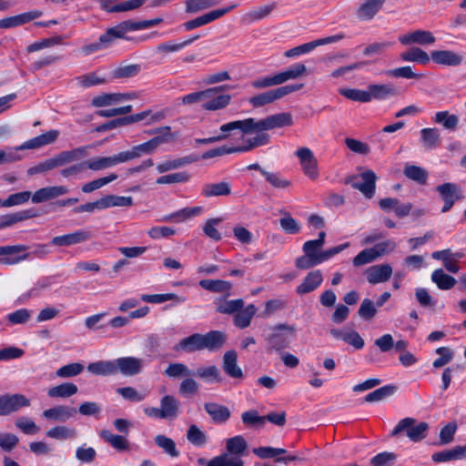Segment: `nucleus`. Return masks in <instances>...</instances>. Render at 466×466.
Here are the masks:
<instances>
[{
    "instance_id": "f257e3e1",
    "label": "nucleus",
    "mask_w": 466,
    "mask_h": 466,
    "mask_svg": "<svg viewBox=\"0 0 466 466\" xmlns=\"http://www.w3.org/2000/svg\"><path fill=\"white\" fill-rule=\"evenodd\" d=\"M227 341V334L221 330H211L206 334L194 333L180 339L174 347L176 351L187 353L208 350L216 351L221 349Z\"/></svg>"
},
{
    "instance_id": "f03ea898",
    "label": "nucleus",
    "mask_w": 466,
    "mask_h": 466,
    "mask_svg": "<svg viewBox=\"0 0 466 466\" xmlns=\"http://www.w3.org/2000/svg\"><path fill=\"white\" fill-rule=\"evenodd\" d=\"M33 248L30 253L18 255L20 252L25 251L27 247L24 245L1 246L0 263L4 265H14L27 259L30 255L38 258H44L50 253L47 244H35Z\"/></svg>"
},
{
    "instance_id": "7ed1b4c3",
    "label": "nucleus",
    "mask_w": 466,
    "mask_h": 466,
    "mask_svg": "<svg viewBox=\"0 0 466 466\" xmlns=\"http://www.w3.org/2000/svg\"><path fill=\"white\" fill-rule=\"evenodd\" d=\"M296 327L287 323H280L271 326L265 334V341L267 342L268 351H276L281 353L285 349L289 347L291 339L296 334Z\"/></svg>"
},
{
    "instance_id": "20e7f679",
    "label": "nucleus",
    "mask_w": 466,
    "mask_h": 466,
    "mask_svg": "<svg viewBox=\"0 0 466 466\" xmlns=\"http://www.w3.org/2000/svg\"><path fill=\"white\" fill-rule=\"evenodd\" d=\"M429 430V424L421 421L417 423V420L414 418H404L400 420L392 430L390 436L396 437L401 432H405L406 436L414 442H418L427 436Z\"/></svg>"
},
{
    "instance_id": "39448f33",
    "label": "nucleus",
    "mask_w": 466,
    "mask_h": 466,
    "mask_svg": "<svg viewBox=\"0 0 466 466\" xmlns=\"http://www.w3.org/2000/svg\"><path fill=\"white\" fill-rule=\"evenodd\" d=\"M88 146L79 147L71 150H64L53 157L42 161L45 172L79 161L87 155Z\"/></svg>"
},
{
    "instance_id": "423d86ee",
    "label": "nucleus",
    "mask_w": 466,
    "mask_h": 466,
    "mask_svg": "<svg viewBox=\"0 0 466 466\" xmlns=\"http://www.w3.org/2000/svg\"><path fill=\"white\" fill-rule=\"evenodd\" d=\"M303 84H294L280 86L267 92L258 94L249 98L248 102L253 107H261L265 105L271 104L278 99L284 97L293 92H296L303 87Z\"/></svg>"
},
{
    "instance_id": "0eeeda50",
    "label": "nucleus",
    "mask_w": 466,
    "mask_h": 466,
    "mask_svg": "<svg viewBox=\"0 0 466 466\" xmlns=\"http://www.w3.org/2000/svg\"><path fill=\"white\" fill-rule=\"evenodd\" d=\"M293 125L292 115L289 112L270 115L265 118L256 120L253 118V132L268 131L275 128L290 127Z\"/></svg>"
},
{
    "instance_id": "6e6552de",
    "label": "nucleus",
    "mask_w": 466,
    "mask_h": 466,
    "mask_svg": "<svg viewBox=\"0 0 466 466\" xmlns=\"http://www.w3.org/2000/svg\"><path fill=\"white\" fill-rule=\"evenodd\" d=\"M31 405L30 400L20 393L0 395V416H8Z\"/></svg>"
},
{
    "instance_id": "1a4fd4ad",
    "label": "nucleus",
    "mask_w": 466,
    "mask_h": 466,
    "mask_svg": "<svg viewBox=\"0 0 466 466\" xmlns=\"http://www.w3.org/2000/svg\"><path fill=\"white\" fill-rule=\"evenodd\" d=\"M390 248L392 250L395 248L394 243L390 241H384L379 244H376L374 247L370 248H365L361 250L353 259L352 264L354 267H361L367 265L369 263L373 262L378 258L384 255L388 248Z\"/></svg>"
},
{
    "instance_id": "9d476101",
    "label": "nucleus",
    "mask_w": 466,
    "mask_h": 466,
    "mask_svg": "<svg viewBox=\"0 0 466 466\" xmlns=\"http://www.w3.org/2000/svg\"><path fill=\"white\" fill-rule=\"evenodd\" d=\"M360 177L362 182H356L357 176H350L346 178L345 183L350 185L354 189L360 190L366 198L373 197L376 188L377 176L374 171L367 169L360 173Z\"/></svg>"
},
{
    "instance_id": "9b49d317",
    "label": "nucleus",
    "mask_w": 466,
    "mask_h": 466,
    "mask_svg": "<svg viewBox=\"0 0 466 466\" xmlns=\"http://www.w3.org/2000/svg\"><path fill=\"white\" fill-rule=\"evenodd\" d=\"M295 156L299 158L303 173L312 180H316L319 174L318 160L312 150L303 147L297 149Z\"/></svg>"
},
{
    "instance_id": "f8f14e48",
    "label": "nucleus",
    "mask_w": 466,
    "mask_h": 466,
    "mask_svg": "<svg viewBox=\"0 0 466 466\" xmlns=\"http://www.w3.org/2000/svg\"><path fill=\"white\" fill-rule=\"evenodd\" d=\"M237 6L238 5L234 4L224 8L213 10L209 13L204 14L203 15H200L195 19L184 23L183 26L187 31L193 30L197 27L205 25L212 21L220 18L221 16L229 13L231 10L235 9Z\"/></svg>"
},
{
    "instance_id": "ddd939ff",
    "label": "nucleus",
    "mask_w": 466,
    "mask_h": 466,
    "mask_svg": "<svg viewBox=\"0 0 466 466\" xmlns=\"http://www.w3.org/2000/svg\"><path fill=\"white\" fill-rule=\"evenodd\" d=\"M116 39H120V35L115 25L107 28L106 31L99 36L98 41L83 46L82 52L85 55H91L110 46Z\"/></svg>"
},
{
    "instance_id": "4468645a",
    "label": "nucleus",
    "mask_w": 466,
    "mask_h": 466,
    "mask_svg": "<svg viewBox=\"0 0 466 466\" xmlns=\"http://www.w3.org/2000/svg\"><path fill=\"white\" fill-rule=\"evenodd\" d=\"M92 235L85 229H78L74 232L54 237L50 243L56 247H70L84 243L91 238Z\"/></svg>"
},
{
    "instance_id": "2eb2a0df",
    "label": "nucleus",
    "mask_w": 466,
    "mask_h": 466,
    "mask_svg": "<svg viewBox=\"0 0 466 466\" xmlns=\"http://www.w3.org/2000/svg\"><path fill=\"white\" fill-rule=\"evenodd\" d=\"M116 374L127 377L139 374L144 366V360L136 357H121L116 360Z\"/></svg>"
},
{
    "instance_id": "dca6fc26",
    "label": "nucleus",
    "mask_w": 466,
    "mask_h": 466,
    "mask_svg": "<svg viewBox=\"0 0 466 466\" xmlns=\"http://www.w3.org/2000/svg\"><path fill=\"white\" fill-rule=\"evenodd\" d=\"M253 453L261 459L274 458L276 462L288 464L290 461H299L300 458L295 455L279 457L287 453L285 449L273 447H258L253 449Z\"/></svg>"
},
{
    "instance_id": "f3484780",
    "label": "nucleus",
    "mask_w": 466,
    "mask_h": 466,
    "mask_svg": "<svg viewBox=\"0 0 466 466\" xmlns=\"http://www.w3.org/2000/svg\"><path fill=\"white\" fill-rule=\"evenodd\" d=\"M204 410L215 424H225L231 417L230 410L220 403L209 401L204 404Z\"/></svg>"
},
{
    "instance_id": "a211bd4d",
    "label": "nucleus",
    "mask_w": 466,
    "mask_h": 466,
    "mask_svg": "<svg viewBox=\"0 0 466 466\" xmlns=\"http://www.w3.org/2000/svg\"><path fill=\"white\" fill-rule=\"evenodd\" d=\"M437 191L440 193L444 202V206L441 208V212L443 213L448 212L452 208L455 201L461 198L459 187L453 183L440 185L437 187Z\"/></svg>"
},
{
    "instance_id": "6ab92c4d",
    "label": "nucleus",
    "mask_w": 466,
    "mask_h": 466,
    "mask_svg": "<svg viewBox=\"0 0 466 466\" xmlns=\"http://www.w3.org/2000/svg\"><path fill=\"white\" fill-rule=\"evenodd\" d=\"M367 280L370 284L375 285L388 281L392 275V268L390 264L374 265L365 271Z\"/></svg>"
},
{
    "instance_id": "aec40b11",
    "label": "nucleus",
    "mask_w": 466,
    "mask_h": 466,
    "mask_svg": "<svg viewBox=\"0 0 466 466\" xmlns=\"http://www.w3.org/2000/svg\"><path fill=\"white\" fill-rule=\"evenodd\" d=\"M222 369L224 372L232 379L242 380L244 377L241 368L238 365V354L234 350H228L224 353Z\"/></svg>"
},
{
    "instance_id": "412c9836",
    "label": "nucleus",
    "mask_w": 466,
    "mask_h": 466,
    "mask_svg": "<svg viewBox=\"0 0 466 466\" xmlns=\"http://www.w3.org/2000/svg\"><path fill=\"white\" fill-rule=\"evenodd\" d=\"M370 90V101L386 100L390 97L398 96L400 90L393 84H371L367 87Z\"/></svg>"
},
{
    "instance_id": "4be33fe9",
    "label": "nucleus",
    "mask_w": 466,
    "mask_h": 466,
    "mask_svg": "<svg viewBox=\"0 0 466 466\" xmlns=\"http://www.w3.org/2000/svg\"><path fill=\"white\" fill-rule=\"evenodd\" d=\"M231 192V183L227 180H221L216 183H205L201 187V195L208 198L228 197Z\"/></svg>"
},
{
    "instance_id": "5701e85b",
    "label": "nucleus",
    "mask_w": 466,
    "mask_h": 466,
    "mask_svg": "<svg viewBox=\"0 0 466 466\" xmlns=\"http://www.w3.org/2000/svg\"><path fill=\"white\" fill-rule=\"evenodd\" d=\"M58 136L59 132L57 130L47 131L40 136L25 141L19 147H16L15 150L35 149L42 147L44 146L54 143Z\"/></svg>"
},
{
    "instance_id": "b1692460",
    "label": "nucleus",
    "mask_w": 466,
    "mask_h": 466,
    "mask_svg": "<svg viewBox=\"0 0 466 466\" xmlns=\"http://www.w3.org/2000/svg\"><path fill=\"white\" fill-rule=\"evenodd\" d=\"M399 41L405 46L418 44L421 46L431 45L436 39L431 32L426 30H415L409 34L403 35Z\"/></svg>"
},
{
    "instance_id": "393cba45",
    "label": "nucleus",
    "mask_w": 466,
    "mask_h": 466,
    "mask_svg": "<svg viewBox=\"0 0 466 466\" xmlns=\"http://www.w3.org/2000/svg\"><path fill=\"white\" fill-rule=\"evenodd\" d=\"M39 212L36 208H31L18 212L4 215L0 217V229L11 227L14 224L29 218H36Z\"/></svg>"
},
{
    "instance_id": "a878e982",
    "label": "nucleus",
    "mask_w": 466,
    "mask_h": 466,
    "mask_svg": "<svg viewBox=\"0 0 466 466\" xmlns=\"http://www.w3.org/2000/svg\"><path fill=\"white\" fill-rule=\"evenodd\" d=\"M68 192V188L65 186H51L42 187L36 190L32 195V202L33 203H42L45 201H48L54 198H56L60 196L66 195Z\"/></svg>"
},
{
    "instance_id": "bb28decb",
    "label": "nucleus",
    "mask_w": 466,
    "mask_h": 466,
    "mask_svg": "<svg viewBox=\"0 0 466 466\" xmlns=\"http://www.w3.org/2000/svg\"><path fill=\"white\" fill-rule=\"evenodd\" d=\"M76 412L77 410L74 407L57 405L44 410L43 416L46 420L65 422L67 420L73 418L76 414Z\"/></svg>"
},
{
    "instance_id": "cd10ccee",
    "label": "nucleus",
    "mask_w": 466,
    "mask_h": 466,
    "mask_svg": "<svg viewBox=\"0 0 466 466\" xmlns=\"http://www.w3.org/2000/svg\"><path fill=\"white\" fill-rule=\"evenodd\" d=\"M432 61L438 65L457 66L462 63V56L451 50H434L431 54Z\"/></svg>"
},
{
    "instance_id": "c85d7f7f",
    "label": "nucleus",
    "mask_w": 466,
    "mask_h": 466,
    "mask_svg": "<svg viewBox=\"0 0 466 466\" xmlns=\"http://www.w3.org/2000/svg\"><path fill=\"white\" fill-rule=\"evenodd\" d=\"M86 161L87 168L95 171L106 169L125 162L122 152L114 156L96 157Z\"/></svg>"
},
{
    "instance_id": "c756f323",
    "label": "nucleus",
    "mask_w": 466,
    "mask_h": 466,
    "mask_svg": "<svg viewBox=\"0 0 466 466\" xmlns=\"http://www.w3.org/2000/svg\"><path fill=\"white\" fill-rule=\"evenodd\" d=\"M322 281L323 277L320 270L310 271L305 277L302 283L297 287L296 292L300 295L310 293L317 289Z\"/></svg>"
},
{
    "instance_id": "7c9ffc66",
    "label": "nucleus",
    "mask_w": 466,
    "mask_h": 466,
    "mask_svg": "<svg viewBox=\"0 0 466 466\" xmlns=\"http://www.w3.org/2000/svg\"><path fill=\"white\" fill-rule=\"evenodd\" d=\"M147 133L148 135L159 134L158 136H156L150 140L145 142L149 154L153 153L160 145L168 142L172 137L170 134V127L168 126L149 130Z\"/></svg>"
},
{
    "instance_id": "2f4dec72",
    "label": "nucleus",
    "mask_w": 466,
    "mask_h": 466,
    "mask_svg": "<svg viewBox=\"0 0 466 466\" xmlns=\"http://www.w3.org/2000/svg\"><path fill=\"white\" fill-rule=\"evenodd\" d=\"M466 457V444L455 446L451 450L438 451L432 454L431 459L436 463L461 460Z\"/></svg>"
},
{
    "instance_id": "473e14b6",
    "label": "nucleus",
    "mask_w": 466,
    "mask_h": 466,
    "mask_svg": "<svg viewBox=\"0 0 466 466\" xmlns=\"http://www.w3.org/2000/svg\"><path fill=\"white\" fill-rule=\"evenodd\" d=\"M199 286L210 292L222 293L225 299L231 295L232 284L227 280L202 279L199 281Z\"/></svg>"
},
{
    "instance_id": "72a5a7b5",
    "label": "nucleus",
    "mask_w": 466,
    "mask_h": 466,
    "mask_svg": "<svg viewBox=\"0 0 466 466\" xmlns=\"http://www.w3.org/2000/svg\"><path fill=\"white\" fill-rule=\"evenodd\" d=\"M88 372L96 376H113L116 374V360H98L91 362L87 365Z\"/></svg>"
},
{
    "instance_id": "f704fd0d",
    "label": "nucleus",
    "mask_w": 466,
    "mask_h": 466,
    "mask_svg": "<svg viewBox=\"0 0 466 466\" xmlns=\"http://www.w3.org/2000/svg\"><path fill=\"white\" fill-rule=\"evenodd\" d=\"M386 0H366L357 10L360 20H370L382 8Z\"/></svg>"
},
{
    "instance_id": "c9c22d12",
    "label": "nucleus",
    "mask_w": 466,
    "mask_h": 466,
    "mask_svg": "<svg viewBox=\"0 0 466 466\" xmlns=\"http://www.w3.org/2000/svg\"><path fill=\"white\" fill-rule=\"evenodd\" d=\"M253 118H246L244 120H236L222 125L219 129L221 134L219 136H226V138L229 137L231 131L239 129L243 134L253 133L252 129Z\"/></svg>"
},
{
    "instance_id": "e433bc0d",
    "label": "nucleus",
    "mask_w": 466,
    "mask_h": 466,
    "mask_svg": "<svg viewBox=\"0 0 466 466\" xmlns=\"http://www.w3.org/2000/svg\"><path fill=\"white\" fill-rule=\"evenodd\" d=\"M198 160V157L193 155L178 157L172 160H165L157 165L158 173H166L167 171L177 169Z\"/></svg>"
},
{
    "instance_id": "4c0bfd02",
    "label": "nucleus",
    "mask_w": 466,
    "mask_h": 466,
    "mask_svg": "<svg viewBox=\"0 0 466 466\" xmlns=\"http://www.w3.org/2000/svg\"><path fill=\"white\" fill-rule=\"evenodd\" d=\"M40 15L39 12H27L19 14L14 16L5 17L0 19V28H12L21 25H24L27 22L32 21L33 19L38 17Z\"/></svg>"
},
{
    "instance_id": "58836bf2",
    "label": "nucleus",
    "mask_w": 466,
    "mask_h": 466,
    "mask_svg": "<svg viewBox=\"0 0 466 466\" xmlns=\"http://www.w3.org/2000/svg\"><path fill=\"white\" fill-rule=\"evenodd\" d=\"M420 142L425 148L432 149L441 145V133L438 128L425 127L420 130Z\"/></svg>"
},
{
    "instance_id": "ea45409f",
    "label": "nucleus",
    "mask_w": 466,
    "mask_h": 466,
    "mask_svg": "<svg viewBox=\"0 0 466 466\" xmlns=\"http://www.w3.org/2000/svg\"><path fill=\"white\" fill-rule=\"evenodd\" d=\"M216 310L221 314H237L239 310L244 308V300L242 299L227 300L219 299L216 300Z\"/></svg>"
},
{
    "instance_id": "a19ab883",
    "label": "nucleus",
    "mask_w": 466,
    "mask_h": 466,
    "mask_svg": "<svg viewBox=\"0 0 466 466\" xmlns=\"http://www.w3.org/2000/svg\"><path fill=\"white\" fill-rule=\"evenodd\" d=\"M400 57L404 62H415L421 65L430 63L431 57L427 52L420 47H410L400 55Z\"/></svg>"
},
{
    "instance_id": "79ce46f5",
    "label": "nucleus",
    "mask_w": 466,
    "mask_h": 466,
    "mask_svg": "<svg viewBox=\"0 0 466 466\" xmlns=\"http://www.w3.org/2000/svg\"><path fill=\"white\" fill-rule=\"evenodd\" d=\"M307 73V67L304 64L297 63L294 64L285 70L278 73V78L279 84H283L289 80H295L300 78Z\"/></svg>"
},
{
    "instance_id": "37998d69",
    "label": "nucleus",
    "mask_w": 466,
    "mask_h": 466,
    "mask_svg": "<svg viewBox=\"0 0 466 466\" xmlns=\"http://www.w3.org/2000/svg\"><path fill=\"white\" fill-rule=\"evenodd\" d=\"M201 211V207L185 208L174 213L164 216L161 220L165 222H182L199 215Z\"/></svg>"
},
{
    "instance_id": "c03bdc74",
    "label": "nucleus",
    "mask_w": 466,
    "mask_h": 466,
    "mask_svg": "<svg viewBox=\"0 0 466 466\" xmlns=\"http://www.w3.org/2000/svg\"><path fill=\"white\" fill-rule=\"evenodd\" d=\"M99 437L118 451L128 449V441L124 436L113 434L108 430H101L99 431Z\"/></svg>"
},
{
    "instance_id": "a18cd8bd",
    "label": "nucleus",
    "mask_w": 466,
    "mask_h": 466,
    "mask_svg": "<svg viewBox=\"0 0 466 466\" xmlns=\"http://www.w3.org/2000/svg\"><path fill=\"white\" fill-rule=\"evenodd\" d=\"M179 400L172 395H165L160 400V407L166 419H174L177 416L179 410Z\"/></svg>"
},
{
    "instance_id": "49530a36",
    "label": "nucleus",
    "mask_w": 466,
    "mask_h": 466,
    "mask_svg": "<svg viewBox=\"0 0 466 466\" xmlns=\"http://www.w3.org/2000/svg\"><path fill=\"white\" fill-rule=\"evenodd\" d=\"M257 312V308L250 304L243 308L234 316V324L239 329H246L250 325L251 319Z\"/></svg>"
},
{
    "instance_id": "de8ad7c7",
    "label": "nucleus",
    "mask_w": 466,
    "mask_h": 466,
    "mask_svg": "<svg viewBox=\"0 0 466 466\" xmlns=\"http://www.w3.org/2000/svg\"><path fill=\"white\" fill-rule=\"evenodd\" d=\"M257 135L253 137H249L246 140V145L237 147L238 152H247L253 148L266 146L269 143V135L264 131L256 132Z\"/></svg>"
},
{
    "instance_id": "09e8293b",
    "label": "nucleus",
    "mask_w": 466,
    "mask_h": 466,
    "mask_svg": "<svg viewBox=\"0 0 466 466\" xmlns=\"http://www.w3.org/2000/svg\"><path fill=\"white\" fill-rule=\"evenodd\" d=\"M77 386L72 382H64L48 390L50 398H68L77 392Z\"/></svg>"
},
{
    "instance_id": "8fccbe9b",
    "label": "nucleus",
    "mask_w": 466,
    "mask_h": 466,
    "mask_svg": "<svg viewBox=\"0 0 466 466\" xmlns=\"http://www.w3.org/2000/svg\"><path fill=\"white\" fill-rule=\"evenodd\" d=\"M431 280L440 289L448 290L452 289L456 284V279L444 273L441 268L435 269L431 274Z\"/></svg>"
},
{
    "instance_id": "3c124183",
    "label": "nucleus",
    "mask_w": 466,
    "mask_h": 466,
    "mask_svg": "<svg viewBox=\"0 0 466 466\" xmlns=\"http://www.w3.org/2000/svg\"><path fill=\"white\" fill-rule=\"evenodd\" d=\"M120 38H126V34L131 31H137L151 27L149 20L134 22L131 20L123 21L116 25Z\"/></svg>"
},
{
    "instance_id": "603ef678",
    "label": "nucleus",
    "mask_w": 466,
    "mask_h": 466,
    "mask_svg": "<svg viewBox=\"0 0 466 466\" xmlns=\"http://www.w3.org/2000/svg\"><path fill=\"white\" fill-rule=\"evenodd\" d=\"M403 174L409 179L413 180L420 185H424L427 182L428 172L421 167L407 164L404 167Z\"/></svg>"
},
{
    "instance_id": "864d4df0",
    "label": "nucleus",
    "mask_w": 466,
    "mask_h": 466,
    "mask_svg": "<svg viewBox=\"0 0 466 466\" xmlns=\"http://www.w3.org/2000/svg\"><path fill=\"white\" fill-rule=\"evenodd\" d=\"M141 300L147 303L160 304L167 300H174L176 303H183L186 301L185 297H180L175 293H165V294H143Z\"/></svg>"
},
{
    "instance_id": "5fc2aeb1",
    "label": "nucleus",
    "mask_w": 466,
    "mask_h": 466,
    "mask_svg": "<svg viewBox=\"0 0 466 466\" xmlns=\"http://www.w3.org/2000/svg\"><path fill=\"white\" fill-rule=\"evenodd\" d=\"M140 71L141 66L138 64L120 65L111 72V76L115 79L130 78L137 76Z\"/></svg>"
},
{
    "instance_id": "6e6d98bb",
    "label": "nucleus",
    "mask_w": 466,
    "mask_h": 466,
    "mask_svg": "<svg viewBox=\"0 0 466 466\" xmlns=\"http://www.w3.org/2000/svg\"><path fill=\"white\" fill-rule=\"evenodd\" d=\"M277 3L272 2L271 4L259 6L244 15V19L248 23H254L256 21L261 20L270 15V13L276 8Z\"/></svg>"
},
{
    "instance_id": "4d7b16f0",
    "label": "nucleus",
    "mask_w": 466,
    "mask_h": 466,
    "mask_svg": "<svg viewBox=\"0 0 466 466\" xmlns=\"http://www.w3.org/2000/svg\"><path fill=\"white\" fill-rule=\"evenodd\" d=\"M339 93L344 97L360 103L370 102V90H362L358 88H340Z\"/></svg>"
},
{
    "instance_id": "13d9d810",
    "label": "nucleus",
    "mask_w": 466,
    "mask_h": 466,
    "mask_svg": "<svg viewBox=\"0 0 466 466\" xmlns=\"http://www.w3.org/2000/svg\"><path fill=\"white\" fill-rule=\"evenodd\" d=\"M397 391V387L394 385H386L380 389L370 392L365 396V401L377 402L392 396Z\"/></svg>"
},
{
    "instance_id": "bf43d9fd",
    "label": "nucleus",
    "mask_w": 466,
    "mask_h": 466,
    "mask_svg": "<svg viewBox=\"0 0 466 466\" xmlns=\"http://www.w3.org/2000/svg\"><path fill=\"white\" fill-rule=\"evenodd\" d=\"M155 442L170 457L177 458L179 456V451L177 449L176 442L166 435H157L155 437Z\"/></svg>"
},
{
    "instance_id": "052dcab7",
    "label": "nucleus",
    "mask_w": 466,
    "mask_h": 466,
    "mask_svg": "<svg viewBox=\"0 0 466 466\" xmlns=\"http://www.w3.org/2000/svg\"><path fill=\"white\" fill-rule=\"evenodd\" d=\"M434 121L441 124L445 129L455 130L459 124V117L448 111H440L435 114Z\"/></svg>"
},
{
    "instance_id": "680f3d73",
    "label": "nucleus",
    "mask_w": 466,
    "mask_h": 466,
    "mask_svg": "<svg viewBox=\"0 0 466 466\" xmlns=\"http://www.w3.org/2000/svg\"><path fill=\"white\" fill-rule=\"evenodd\" d=\"M187 440L194 446L202 447L208 442V436L197 425L193 424L187 429Z\"/></svg>"
},
{
    "instance_id": "e2e57ef3",
    "label": "nucleus",
    "mask_w": 466,
    "mask_h": 466,
    "mask_svg": "<svg viewBox=\"0 0 466 466\" xmlns=\"http://www.w3.org/2000/svg\"><path fill=\"white\" fill-rule=\"evenodd\" d=\"M195 375L202 380L210 382H220L222 380L220 371L215 365L208 367H199L197 369Z\"/></svg>"
},
{
    "instance_id": "0e129e2a",
    "label": "nucleus",
    "mask_w": 466,
    "mask_h": 466,
    "mask_svg": "<svg viewBox=\"0 0 466 466\" xmlns=\"http://www.w3.org/2000/svg\"><path fill=\"white\" fill-rule=\"evenodd\" d=\"M262 176L265 177L266 181L275 188L285 189L291 186V181L283 178L279 172L262 171Z\"/></svg>"
},
{
    "instance_id": "69168bd1",
    "label": "nucleus",
    "mask_w": 466,
    "mask_h": 466,
    "mask_svg": "<svg viewBox=\"0 0 466 466\" xmlns=\"http://www.w3.org/2000/svg\"><path fill=\"white\" fill-rule=\"evenodd\" d=\"M207 466H244V461L238 457H231L224 453L211 459Z\"/></svg>"
},
{
    "instance_id": "338daca9",
    "label": "nucleus",
    "mask_w": 466,
    "mask_h": 466,
    "mask_svg": "<svg viewBox=\"0 0 466 466\" xmlns=\"http://www.w3.org/2000/svg\"><path fill=\"white\" fill-rule=\"evenodd\" d=\"M226 447L230 454L240 455L247 450L248 442L244 437L238 435L228 439Z\"/></svg>"
},
{
    "instance_id": "774afa93",
    "label": "nucleus",
    "mask_w": 466,
    "mask_h": 466,
    "mask_svg": "<svg viewBox=\"0 0 466 466\" xmlns=\"http://www.w3.org/2000/svg\"><path fill=\"white\" fill-rule=\"evenodd\" d=\"M378 307L370 299H364L358 309V315L360 319L366 321L371 320L377 314Z\"/></svg>"
}]
</instances>
